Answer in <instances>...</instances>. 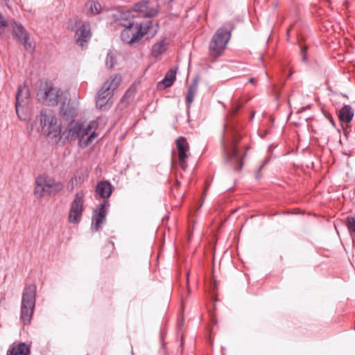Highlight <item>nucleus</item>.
Wrapping results in <instances>:
<instances>
[{"label":"nucleus","instance_id":"0eeeda50","mask_svg":"<svg viewBox=\"0 0 355 355\" xmlns=\"http://www.w3.org/2000/svg\"><path fill=\"white\" fill-rule=\"evenodd\" d=\"M84 198L85 193L83 191H78L75 194L74 199L70 205L68 216L69 223L76 225L80 223L84 211Z\"/></svg>","mask_w":355,"mask_h":355},{"label":"nucleus","instance_id":"473e14b6","mask_svg":"<svg viewBox=\"0 0 355 355\" xmlns=\"http://www.w3.org/2000/svg\"><path fill=\"white\" fill-rule=\"evenodd\" d=\"M0 37H3V28H0Z\"/></svg>","mask_w":355,"mask_h":355},{"label":"nucleus","instance_id":"b1692460","mask_svg":"<svg viewBox=\"0 0 355 355\" xmlns=\"http://www.w3.org/2000/svg\"><path fill=\"white\" fill-rule=\"evenodd\" d=\"M168 43L164 39L162 41L156 42L152 47L151 54L154 58H157L162 55L167 49Z\"/></svg>","mask_w":355,"mask_h":355},{"label":"nucleus","instance_id":"2eb2a0df","mask_svg":"<svg viewBox=\"0 0 355 355\" xmlns=\"http://www.w3.org/2000/svg\"><path fill=\"white\" fill-rule=\"evenodd\" d=\"M135 24L131 23L121 32V37L123 42L130 45H135V44L140 43L139 36L135 29Z\"/></svg>","mask_w":355,"mask_h":355},{"label":"nucleus","instance_id":"72a5a7b5","mask_svg":"<svg viewBox=\"0 0 355 355\" xmlns=\"http://www.w3.org/2000/svg\"><path fill=\"white\" fill-rule=\"evenodd\" d=\"M249 82H250V83L253 84V83H254V78H250Z\"/></svg>","mask_w":355,"mask_h":355},{"label":"nucleus","instance_id":"cd10ccee","mask_svg":"<svg viewBox=\"0 0 355 355\" xmlns=\"http://www.w3.org/2000/svg\"><path fill=\"white\" fill-rule=\"evenodd\" d=\"M84 182V178L78 175V173L75 174V175L71 178L70 180L69 184L71 186V188H74L78 185L81 184Z\"/></svg>","mask_w":355,"mask_h":355},{"label":"nucleus","instance_id":"4468645a","mask_svg":"<svg viewBox=\"0 0 355 355\" xmlns=\"http://www.w3.org/2000/svg\"><path fill=\"white\" fill-rule=\"evenodd\" d=\"M92 37L91 28L89 23H83L76 31L75 38L77 44L84 48Z\"/></svg>","mask_w":355,"mask_h":355},{"label":"nucleus","instance_id":"c9c22d12","mask_svg":"<svg viewBox=\"0 0 355 355\" xmlns=\"http://www.w3.org/2000/svg\"><path fill=\"white\" fill-rule=\"evenodd\" d=\"M254 113L252 114V115H251V117H254Z\"/></svg>","mask_w":355,"mask_h":355},{"label":"nucleus","instance_id":"5701e85b","mask_svg":"<svg viewBox=\"0 0 355 355\" xmlns=\"http://www.w3.org/2000/svg\"><path fill=\"white\" fill-rule=\"evenodd\" d=\"M85 8L88 15L94 16L102 12L101 5L96 1L89 0L85 3Z\"/></svg>","mask_w":355,"mask_h":355},{"label":"nucleus","instance_id":"f257e3e1","mask_svg":"<svg viewBox=\"0 0 355 355\" xmlns=\"http://www.w3.org/2000/svg\"><path fill=\"white\" fill-rule=\"evenodd\" d=\"M98 123L92 121L87 124L78 121H70L62 133V137L69 142L78 140L81 148H85L92 144L94 139L98 137L96 133Z\"/></svg>","mask_w":355,"mask_h":355},{"label":"nucleus","instance_id":"7ed1b4c3","mask_svg":"<svg viewBox=\"0 0 355 355\" xmlns=\"http://www.w3.org/2000/svg\"><path fill=\"white\" fill-rule=\"evenodd\" d=\"M67 95L60 89L47 82L42 83L37 92L38 101L49 106H54L61 103Z\"/></svg>","mask_w":355,"mask_h":355},{"label":"nucleus","instance_id":"6e6552de","mask_svg":"<svg viewBox=\"0 0 355 355\" xmlns=\"http://www.w3.org/2000/svg\"><path fill=\"white\" fill-rule=\"evenodd\" d=\"M223 153L225 161L230 163L235 171H240L243 167V158L239 154L238 148L235 143H232L230 147L223 144Z\"/></svg>","mask_w":355,"mask_h":355},{"label":"nucleus","instance_id":"a878e982","mask_svg":"<svg viewBox=\"0 0 355 355\" xmlns=\"http://www.w3.org/2000/svg\"><path fill=\"white\" fill-rule=\"evenodd\" d=\"M197 90V84H193L189 87L188 93L187 95V107H190V105L192 103L194 99L195 94Z\"/></svg>","mask_w":355,"mask_h":355},{"label":"nucleus","instance_id":"ddd939ff","mask_svg":"<svg viewBox=\"0 0 355 355\" xmlns=\"http://www.w3.org/2000/svg\"><path fill=\"white\" fill-rule=\"evenodd\" d=\"M150 1L147 0H141L136 3L133 6V10L141 14L144 17H153L156 16L159 12V7L158 5L150 7Z\"/></svg>","mask_w":355,"mask_h":355},{"label":"nucleus","instance_id":"f3484780","mask_svg":"<svg viewBox=\"0 0 355 355\" xmlns=\"http://www.w3.org/2000/svg\"><path fill=\"white\" fill-rule=\"evenodd\" d=\"M96 192L103 198H108L112 192V185L106 180L98 182Z\"/></svg>","mask_w":355,"mask_h":355},{"label":"nucleus","instance_id":"2f4dec72","mask_svg":"<svg viewBox=\"0 0 355 355\" xmlns=\"http://www.w3.org/2000/svg\"><path fill=\"white\" fill-rule=\"evenodd\" d=\"M267 162H268V160H266L262 164V165H261L260 167L258 168V170H257V171L256 173V175H255L257 179H259V178H260V172L262 170V168L264 167V166L266 164Z\"/></svg>","mask_w":355,"mask_h":355},{"label":"nucleus","instance_id":"f704fd0d","mask_svg":"<svg viewBox=\"0 0 355 355\" xmlns=\"http://www.w3.org/2000/svg\"><path fill=\"white\" fill-rule=\"evenodd\" d=\"M177 184L179 185L180 184V182L178 180H177Z\"/></svg>","mask_w":355,"mask_h":355},{"label":"nucleus","instance_id":"dca6fc26","mask_svg":"<svg viewBox=\"0 0 355 355\" xmlns=\"http://www.w3.org/2000/svg\"><path fill=\"white\" fill-rule=\"evenodd\" d=\"M68 94L64 97L60 105V114L66 119L74 117L77 114V107L71 105Z\"/></svg>","mask_w":355,"mask_h":355},{"label":"nucleus","instance_id":"f03ea898","mask_svg":"<svg viewBox=\"0 0 355 355\" xmlns=\"http://www.w3.org/2000/svg\"><path fill=\"white\" fill-rule=\"evenodd\" d=\"M121 83V76L114 75L104 83L97 93L96 105L99 110H105L111 106L110 101L113 96V92Z\"/></svg>","mask_w":355,"mask_h":355},{"label":"nucleus","instance_id":"a211bd4d","mask_svg":"<svg viewBox=\"0 0 355 355\" xmlns=\"http://www.w3.org/2000/svg\"><path fill=\"white\" fill-rule=\"evenodd\" d=\"M51 178L46 175H39L35 181L36 187L35 188V193H38L40 197L44 196V191L49 183V180H50Z\"/></svg>","mask_w":355,"mask_h":355},{"label":"nucleus","instance_id":"bb28decb","mask_svg":"<svg viewBox=\"0 0 355 355\" xmlns=\"http://www.w3.org/2000/svg\"><path fill=\"white\" fill-rule=\"evenodd\" d=\"M346 225L351 236L353 237V234L355 233V218L347 216Z\"/></svg>","mask_w":355,"mask_h":355},{"label":"nucleus","instance_id":"393cba45","mask_svg":"<svg viewBox=\"0 0 355 355\" xmlns=\"http://www.w3.org/2000/svg\"><path fill=\"white\" fill-rule=\"evenodd\" d=\"M176 71L175 69H170L165 75L164 79L159 83V85H163V88L171 87L175 79Z\"/></svg>","mask_w":355,"mask_h":355},{"label":"nucleus","instance_id":"6ab92c4d","mask_svg":"<svg viewBox=\"0 0 355 355\" xmlns=\"http://www.w3.org/2000/svg\"><path fill=\"white\" fill-rule=\"evenodd\" d=\"M64 189V184L60 182L55 181L53 178L49 180V183L44 191V196L45 194H55Z\"/></svg>","mask_w":355,"mask_h":355},{"label":"nucleus","instance_id":"aec40b11","mask_svg":"<svg viewBox=\"0 0 355 355\" xmlns=\"http://www.w3.org/2000/svg\"><path fill=\"white\" fill-rule=\"evenodd\" d=\"M354 117V112L350 105H344L338 112V118L343 123H349Z\"/></svg>","mask_w":355,"mask_h":355},{"label":"nucleus","instance_id":"4be33fe9","mask_svg":"<svg viewBox=\"0 0 355 355\" xmlns=\"http://www.w3.org/2000/svg\"><path fill=\"white\" fill-rule=\"evenodd\" d=\"M29 96L28 89L26 86H20L17 89L16 94V112H18V109L21 103H24L25 99H27Z\"/></svg>","mask_w":355,"mask_h":355},{"label":"nucleus","instance_id":"9b49d317","mask_svg":"<svg viewBox=\"0 0 355 355\" xmlns=\"http://www.w3.org/2000/svg\"><path fill=\"white\" fill-rule=\"evenodd\" d=\"M107 205H109V202L107 200H105L103 203L99 204L96 209L94 210L91 227L93 231H98L101 228L102 225L105 223L107 214L105 207Z\"/></svg>","mask_w":355,"mask_h":355},{"label":"nucleus","instance_id":"f8f14e48","mask_svg":"<svg viewBox=\"0 0 355 355\" xmlns=\"http://www.w3.org/2000/svg\"><path fill=\"white\" fill-rule=\"evenodd\" d=\"M176 147L178 153V163L182 170L187 167V159L189 157V145L184 137H180L175 140Z\"/></svg>","mask_w":355,"mask_h":355},{"label":"nucleus","instance_id":"c85d7f7f","mask_svg":"<svg viewBox=\"0 0 355 355\" xmlns=\"http://www.w3.org/2000/svg\"><path fill=\"white\" fill-rule=\"evenodd\" d=\"M116 63L115 56L114 53L109 51L106 58V65L108 68H112Z\"/></svg>","mask_w":355,"mask_h":355},{"label":"nucleus","instance_id":"412c9836","mask_svg":"<svg viewBox=\"0 0 355 355\" xmlns=\"http://www.w3.org/2000/svg\"><path fill=\"white\" fill-rule=\"evenodd\" d=\"M30 349L25 343H21L16 346L10 347L7 355H28Z\"/></svg>","mask_w":355,"mask_h":355},{"label":"nucleus","instance_id":"7c9ffc66","mask_svg":"<svg viewBox=\"0 0 355 355\" xmlns=\"http://www.w3.org/2000/svg\"><path fill=\"white\" fill-rule=\"evenodd\" d=\"M8 26L7 21L3 18V15L0 14V28H6Z\"/></svg>","mask_w":355,"mask_h":355},{"label":"nucleus","instance_id":"20e7f679","mask_svg":"<svg viewBox=\"0 0 355 355\" xmlns=\"http://www.w3.org/2000/svg\"><path fill=\"white\" fill-rule=\"evenodd\" d=\"M36 286L30 284L25 287L21 298V320L24 325L31 322L35 306Z\"/></svg>","mask_w":355,"mask_h":355},{"label":"nucleus","instance_id":"423d86ee","mask_svg":"<svg viewBox=\"0 0 355 355\" xmlns=\"http://www.w3.org/2000/svg\"><path fill=\"white\" fill-rule=\"evenodd\" d=\"M230 37V31L223 28L218 29L209 44V51L213 57L218 58L223 53Z\"/></svg>","mask_w":355,"mask_h":355},{"label":"nucleus","instance_id":"39448f33","mask_svg":"<svg viewBox=\"0 0 355 355\" xmlns=\"http://www.w3.org/2000/svg\"><path fill=\"white\" fill-rule=\"evenodd\" d=\"M42 131L52 138L61 135V123L51 110H42L40 114Z\"/></svg>","mask_w":355,"mask_h":355},{"label":"nucleus","instance_id":"c756f323","mask_svg":"<svg viewBox=\"0 0 355 355\" xmlns=\"http://www.w3.org/2000/svg\"><path fill=\"white\" fill-rule=\"evenodd\" d=\"M306 51L307 47L306 46L301 47L300 53L302 55V60L304 62H306L307 60Z\"/></svg>","mask_w":355,"mask_h":355},{"label":"nucleus","instance_id":"1a4fd4ad","mask_svg":"<svg viewBox=\"0 0 355 355\" xmlns=\"http://www.w3.org/2000/svg\"><path fill=\"white\" fill-rule=\"evenodd\" d=\"M135 26L140 42L143 37H146V40L153 37L159 29L158 24H154L153 21L150 20L141 22L139 24H136Z\"/></svg>","mask_w":355,"mask_h":355},{"label":"nucleus","instance_id":"9d476101","mask_svg":"<svg viewBox=\"0 0 355 355\" xmlns=\"http://www.w3.org/2000/svg\"><path fill=\"white\" fill-rule=\"evenodd\" d=\"M13 37L17 38L18 42L22 44L26 50L33 49L32 44L28 42L29 35L24 27L15 20L11 21Z\"/></svg>","mask_w":355,"mask_h":355}]
</instances>
